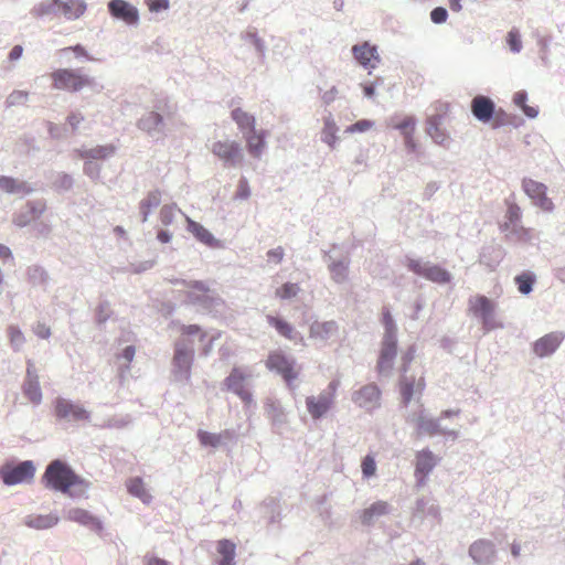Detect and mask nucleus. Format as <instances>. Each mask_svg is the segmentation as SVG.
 Wrapping results in <instances>:
<instances>
[{
    "label": "nucleus",
    "mask_w": 565,
    "mask_h": 565,
    "mask_svg": "<svg viewBox=\"0 0 565 565\" xmlns=\"http://www.w3.org/2000/svg\"><path fill=\"white\" fill-rule=\"evenodd\" d=\"M447 18V10L443 7H437L430 12V19L436 24L446 22Z\"/></svg>",
    "instance_id": "e2e57ef3"
},
{
    "label": "nucleus",
    "mask_w": 565,
    "mask_h": 565,
    "mask_svg": "<svg viewBox=\"0 0 565 565\" xmlns=\"http://www.w3.org/2000/svg\"><path fill=\"white\" fill-rule=\"evenodd\" d=\"M265 413L274 426L280 427L286 423V415L279 403L268 399L265 404Z\"/></svg>",
    "instance_id": "7c9ffc66"
},
{
    "label": "nucleus",
    "mask_w": 565,
    "mask_h": 565,
    "mask_svg": "<svg viewBox=\"0 0 565 565\" xmlns=\"http://www.w3.org/2000/svg\"><path fill=\"white\" fill-rule=\"evenodd\" d=\"M337 331L334 320H313L310 324V337L316 340L324 341L332 337Z\"/></svg>",
    "instance_id": "a878e982"
},
{
    "label": "nucleus",
    "mask_w": 565,
    "mask_h": 565,
    "mask_svg": "<svg viewBox=\"0 0 565 565\" xmlns=\"http://www.w3.org/2000/svg\"><path fill=\"white\" fill-rule=\"evenodd\" d=\"M522 189L526 195L532 200L533 204L544 212H552L554 210L553 201L546 194V185L533 179L525 178L522 181Z\"/></svg>",
    "instance_id": "6e6552de"
},
{
    "label": "nucleus",
    "mask_w": 565,
    "mask_h": 565,
    "mask_svg": "<svg viewBox=\"0 0 565 565\" xmlns=\"http://www.w3.org/2000/svg\"><path fill=\"white\" fill-rule=\"evenodd\" d=\"M28 99V93L23 90H14L8 97L9 105H19L25 103Z\"/></svg>",
    "instance_id": "0e129e2a"
},
{
    "label": "nucleus",
    "mask_w": 565,
    "mask_h": 565,
    "mask_svg": "<svg viewBox=\"0 0 565 565\" xmlns=\"http://www.w3.org/2000/svg\"><path fill=\"white\" fill-rule=\"evenodd\" d=\"M494 302L482 295H476L469 299V311L479 318H488L493 313Z\"/></svg>",
    "instance_id": "b1692460"
},
{
    "label": "nucleus",
    "mask_w": 565,
    "mask_h": 565,
    "mask_svg": "<svg viewBox=\"0 0 565 565\" xmlns=\"http://www.w3.org/2000/svg\"><path fill=\"white\" fill-rule=\"evenodd\" d=\"M235 544L227 539L218 541L217 553L221 555L218 565H235Z\"/></svg>",
    "instance_id": "c756f323"
},
{
    "label": "nucleus",
    "mask_w": 565,
    "mask_h": 565,
    "mask_svg": "<svg viewBox=\"0 0 565 565\" xmlns=\"http://www.w3.org/2000/svg\"><path fill=\"white\" fill-rule=\"evenodd\" d=\"M108 10L114 18L127 24H136L139 20L137 8L125 0H111Z\"/></svg>",
    "instance_id": "2eb2a0df"
},
{
    "label": "nucleus",
    "mask_w": 565,
    "mask_h": 565,
    "mask_svg": "<svg viewBox=\"0 0 565 565\" xmlns=\"http://www.w3.org/2000/svg\"><path fill=\"white\" fill-rule=\"evenodd\" d=\"M332 278L337 282L343 281L348 276V266L341 262L332 264L330 267Z\"/></svg>",
    "instance_id": "5fc2aeb1"
},
{
    "label": "nucleus",
    "mask_w": 565,
    "mask_h": 565,
    "mask_svg": "<svg viewBox=\"0 0 565 565\" xmlns=\"http://www.w3.org/2000/svg\"><path fill=\"white\" fill-rule=\"evenodd\" d=\"M477 323L478 333L476 337H481L482 334L497 328H503V324L500 322V320H477Z\"/></svg>",
    "instance_id": "3c124183"
},
{
    "label": "nucleus",
    "mask_w": 565,
    "mask_h": 565,
    "mask_svg": "<svg viewBox=\"0 0 565 565\" xmlns=\"http://www.w3.org/2000/svg\"><path fill=\"white\" fill-rule=\"evenodd\" d=\"M374 126V122L369 119H361L355 124L349 126L345 129V132L354 134V132H364L370 130Z\"/></svg>",
    "instance_id": "6e6d98bb"
},
{
    "label": "nucleus",
    "mask_w": 565,
    "mask_h": 565,
    "mask_svg": "<svg viewBox=\"0 0 565 565\" xmlns=\"http://www.w3.org/2000/svg\"><path fill=\"white\" fill-rule=\"evenodd\" d=\"M223 435L213 434L210 431H205L200 429L198 431V438L203 446H210L216 448L221 445V439Z\"/></svg>",
    "instance_id": "a18cd8bd"
},
{
    "label": "nucleus",
    "mask_w": 565,
    "mask_h": 565,
    "mask_svg": "<svg viewBox=\"0 0 565 565\" xmlns=\"http://www.w3.org/2000/svg\"><path fill=\"white\" fill-rule=\"evenodd\" d=\"M424 277L436 284H447L451 280V275L445 268L430 264H428Z\"/></svg>",
    "instance_id": "e433bc0d"
},
{
    "label": "nucleus",
    "mask_w": 565,
    "mask_h": 565,
    "mask_svg": "<svg viewBox=\"0 0 565 565\" xmlns=\"http://www.w3.org/2000/svg\"><path fill=\"white\" fill-rule=\"evenodd\" d=\"M381 391L374 383L366 384L353 392L352 401L361 408L372 411L380 406Z\"/></svg>",
    "instance_id": "f8f14e48"
},
{
    "label": "nucleus",
    "mask_w": 565,
    "mask_h": 565,
    "mask_svg": "<svg viewBox=\"0 0 565 565\" xmlns=\"http://www.w3.org/2000/svg\"><path fill=\"white\" fill-rule=\"evenodd\" d=\"M57 11H60V0H47L46 2L40 3L34 9V13L38 17L55 13Z\"/></svg>",
    "instance_id": "de8ad7c7"
},
{
    "label": "nucleus",
    "mask_w": 565,
    "mask_h": 565,
    "mask_svg": "<svg viewBox=\"0 0 565 565\" xmlns=\"http://www.w3.org/2000/svg\"><path fill=\"white\" fill-rule=\"evenodd\" d=\"M414 394V382L408 381L407 379H403L401 381V395H402V402L404 405H407Z\"/></svg>",
    "instance_id": "864d4df0"
},
{
    "label": "nucleus",
    "mask_w": 565,
    "mask_h": 565,
    "mask_svg": "<svg viewBox=\"0 0 565 565\" xmlns=\"http://www.w3.org/2000/svg\"><path fill=\"white\" fill-rule=\"evenodd\" d=\"M526 100L527 94L524 90H519L513 96V103L520 107L527 117L535 118L539 110L536 107L526 105Z\"/></svg>",
    "instance_id": "37998d69"
},
{
    "label": "nucleus",
    "mask_w": 565,
    "mask_h": 565,
    "mask_svg": "<svg viewBox=\"0 0 565 565\" xmlns=\"http://www.w3.org/2000/svg\"><path fill=\"white\" fill-rule=\"evenodd\" d=\"M9 332H10L11 345L13 347V349L15 351L20 350V348L22 347V344L24 342V337H23L22 332L14 327H10Z\"/></svg>",
    "instance_id": "4d7b16f0"
},
{
    "label": "nucleus",
    "mask_w": 565,
    "mask_h": 565,
    "mask_svg": "<svg viewBox=\"0 0 565 565\" xmlns=\"http://www.w3.org/2000/svg\"><path fill=\"white\" fill-rule=\"evenodd\" d=\"M250 195L249 184L246 179H241L237 184L235 196L241 200H246Z\"/></svg>",
    "instance_id": "bf43d9fd"
},
{
    "label": "nucleus",
    "mask_w": 565,
    "mask_h": 565,
    "mask_svg": "<svg viewBox=\"0 0 565 565\" xmlns=\"http://www.w3.org/2000/svg\"><path fill=\"white\" fill-rule=\"evenodd\" d=\"M266 366L268 370L279 374L289 388H292V382L298 377V371L295 369L296 360L281 351L270 352Z\"/></svg>",
    "instance_id": "423d86ee"
},
{
    "label": "nucleus",
    "mask_w": 565,
    "mask_h": 565,
    "mask_svg": "<svg viewBox=\"0 0 565 565\" xmlns=\"http://www.w3.org/2000/svg\"><path fill=\"white\" fill-rule=\"evenodd\" d=\"M476 565H493L497 559V548L493 542L484 539L475 541L468 551Z\"/></svg>",
    "instance_id": "1a4fd4ad"
},
{
    "label": "nucleus",
    "mask_w": 565,
    "mask_h": 565,
    "mask_svg": "<svg viewBox=\"0 0 565 565\" xmlns=\"http://www.w3.org/2000/svg\"><path fill=\"white\" fill-rule=\"evenodd\" d=\"M28 275L31 279H39L40 281H45L47 278L46 271L40 266H33L28 269Z\"/></svg>",
    "instance_id": "338daca9"
},
{
    "label": "nucleus",
    "mask_w": 565,
    "mask_h": 565,
    "mask_svg": "<svg viewBox=\"0 0 565 565\" xmlns=\"http://www.w3.org/2000/svg\"><path fill=\"white\" fill-rule=\"evenodd\" d=\"M162 121L163 119L160 114L156 111H149L139 119L138 127L141 130L151 134L159 129V127L162 125Z\"/></svg>",
    "instance_id": "473e14b6"
},
{
    "label": "nucleus",
    "mask_w": 565,
    "mask_h": 565,
    "mask_svg": "<svg viewBox=\"0 0 565 565\" xmlns=\"http://www.w3.org/2000/svg\"><path fill=\"white\" fill-rule=\"evenodd\" d=\"M131 423V417L129 415L124 416H113L108 418L100 427L102 428H124Z\"/></svg>",
    "instance_id": "09e8293b"
},
{
    "label": "nucleus",
    "mask_w": 565,
    "mask_h": 565,
    "mask_svg": "<svg viewBox=\"0 0 565 565\" xmlns=\"http://www.w3.org/2000/svg\"><path fill=\"white\" fill-rule=\"evenodd\" d=\"M128 492L140 499L143 503H149L151 501V495L145 489V484L141 478L135 477L128 480L127 482Z\"/></svg>",
    "instance_id": "f704fd0d"
},
{
    "label": "nucleus",
    "mask_w": 565,
    "mask_h": 565,
    "mask_svg": "<svg viewBox=\"0 0 565 565\" xmlns=\"http://www.w3.org/2000/svg\"><path fill=\"white\" fill-rule=\"evenodd\" d=\"M54 414L58 420H85L90 419V413L79 404L64 397L54 401Z\"/></svg>",
    "instance_id": "0eeeda50"
},
{
    "label": "nucleus",
    "mask_w": 565,
    "mask_h": 565,
    "mask_svg": "<svg viewBox=\"0 0 565 565\" xmlns=\"http://www.w3.org/2000/svg\"><path fill=\"white\" fill-rule=\"evenodd\" d=\"M522 217L521 209L515 203H509L507 213H505V222L501 225L502 231H508L511 226L516 225L520 223Z\"/></svg>",
    "instance_id": "58836bf2"
},
{
    "label": "nucleus",
    "mask_w": 565,
    "mask_h": 565,
    "mask_svg": "<svg viewBox=\"0 0 565 565\" xmlns=\"http://www.w3.org/2000/svg\"><path fill=\"white\" fill-rule=\"evenodd\" d=\"M136 353V348L134 344H129L121 350L120 353L117 354L118 359H124L126 361L125 369H129V363L134 360Z\"/></svg>",
    "instance_id": "13d9d810"
},
{
    "label": "nucleus",
    "mask_w": 565,
    "mask_h": 565,
    "mask_svg": "<svg viewBox=\"0 0 565 565\" xmlns=\"http://www.w3.org/2000/svg\"><path fill=\"white\" fill-rule=\"evenodd\" d=\"M391 513V505L385 501H376L361 512V522L365 526H372L375 521Z\"/></svg>",
    "instance_id": "5701e85b"
},
{
    "label": "nucleus",
    "mask_w": 565,
    "mask_h": 565,
    "mask_svg": "<svg viewBox=\"0 0 565 565\" xmlns=\"http://www.w3.org/2000/svg\"><path fill=\"white\" fill-rule=\"evenodd\" d=\"M44 211L45 204L42 202L28 203L24 210L14 215L13 223L19 227H23L38 220Z\"/></svg>",
    "instance_id": "412c9836"
},
{
    "label": "nucleus",
    "mask_w": 565,
    "mask_h": 565,
    "mask_svg": "<svg viewBox=\"0 0 565 565\" xmlns=\"http://www.w3.org/2000/svg\"><path fill=\"white\" fill-rule=\"evenodd\" d=\"M42 481L46 488L72 498L82 497L88 487L87 482L61 459H55L47 465Z\"/></svg>",
    "instance_id": "f03ea898"
},
{
    "label": "nucleus",
    "mask_w": 565,
    "mask_h": 565,
    "mask_svg": "<svg viewBox=\"0 0 565 565\" xmlns=\"http://www.w3.org/2000/svg\"><path fill=\"white\" fill-rule=\"evenodd\" d=\"M231 116L243 135L244 132H249L256 129L255 117L248 114L247 111L243 110L242 108L233 109Z\"/></svg>",
    "instance_id": "cd10ccee"
},
{
    "label": "nucleus",
    "mask_w": 565,
    "mask_h": 565,
    "mask_svg": "<svg viewBox=\"0 0 565 565\" xmlns=\"http://www.w3.org/2000/svg\"><path fill=\"white\" fill-rule=\"evenodd\" d=\"M207 333L196 324L183 327L182 337L174 343L172 376L178 383L190 384L195 353V340L204 342Z\"/></svg>",
    "instance_id": "f257e3e1"
},
{
    "label": "nucleus",
    "mask_w": 565,
    "mask_h": 565,
    "mask_svg": "<svg viewBox=\"0 0 565 565\" xmlns=\"http://www.w3.org/2000/svg\"><path fill=\"white\" fill-rule=\"evenodd\" d=\"M458 414L459 409H446L441 413L439 418H431L422 413L417 417V430L419 434H425L430 437L441 435L444 427L441 426L440 420L443 418L457 416Z\"/></svg>",
    "instance_id": "4468645a"
},
{
    "label": "nucleus",
    "mask_w": 565,
    "mask_h": 565,
    "mask_svg": "<svg viewBox=\"0 0 565 565\" xmlns=\"http://www.w3.org/2000/svg\"><path fill=\"white\" fill-rule=\"evenodd\" d=\"M146 3L151 12H159L169 8V0H146Z\"/></svg>",
    "instance_id": "69168bd1"
},
{
    "label": "nucleus",
    "mask_w": 565,
    "mask_h": 565,
    "mask_svg": "<svg viewBox=\"0 0 565 565\" xmlns=\"http://www.w3.org/2000/svg\"><path fill=\"white\" fill-rule=\"evenodd\" d=\"M60 518L55 513L49 514H30L24 518V524L34 530H49L55 526Z\"/></svg>",
    "instance_id": "393cba45"
},
{
    "label": "nucleus",
    "mask_w": 565,
    "mask_h": 565,
    "mask_svg": "<svg viewBox=\"0 0 565 565\" xmlns=\"http://www.w3.org/2000/svg\"><path fill=\"white\" fill-rule=\"evenodd\" d=\"M178 207L175 204H167V205H163L160 210V213H159V218H160V222L163 224V225H170L172 224L173 220H174V216H175V213L178 212Z\"/></svg>",
    "instance_id": "8fccbe9b"
},
{
    "label": "nucleus",
    "mask_w": 565,
    "mask_h": 565,
    "mask_svg": "<svg viewBox=\"0 0 565 565\" xmlns=\"http://www.w3.org/2000/svg\"><path fill=\"white\" fill-rule=\"evenodd\" d=\"M60 11L68 19H78L86 11V4L83 0H60Z\"/></svg>",
    "instance_id": "bb28decb"
},
{
    "label": "nucleus",
    "mask_w": 565,
    "mask_h": 565,
    "mask_svg": "<svg viewBox=\"0 0 565 565\" xmlns=\"http://www.w3.org/2000/svg\"><path fill=\"white\" fill-rule=\"evenodd\" d=\"M50 77L52 79L53 88L60 90L75 93L92 85V79L89 77L71 68H58L52 72Z\"/></svg>",
    "instance_id": "20e7f679"
},
{
    "label": "nucleus",
    "mask_w": 565,
    "mask_h": 565,
    "mask_svg": "<svg viewBox=\"0 0 565 565\" xmlns=\"http://www.w3.org/2000/svg\"><path fill=\"white\" fill-rule=\"evenodd\" d=\"M246 376L238 367H234L228 376L224 380L227 391L237 395L247 406L254 404L253 395L245 388Z\"/></svg>",
    "instance_id": "9b49d317"
},
{
    "label": "nucleus",
    "mask_w": 565,
    "mask_h": 565,
    "mask_svg": "<svg viewBox=\"0 0 565 565\" xmlns=\"http://www.w3.org/2000/svg\"><path fill=\"white\" fill-rule=\"evenodd\" d=\"M66 518L70 521L76 522L83 526L88 527L89 530L98 533L103 530V523L102 521L93 515L89 511L81 509V508H73L67 511Z\"/></svg>",
    "instance_id": "aec40b11"
},
{
    "label": "nucleus",
    "mask_w": 565,
    "mask_h": 565,
    "mask_svg": "<svg viewBox=\"0 0 565 565\" xmlns=\"http://www.w3.org/2000/svg\"><path fill=\"white\" fill-rule=\"evenodd\" d=\"M0 190L7 193H24L28 194L32 189L25 182H19L11 177H0Z\"/></svg>",
    "instance_id": "2f4dec72"
},
{
    "label": "nucleus",
    "mask_w": 565,
    "mask_h": 565,
    "mask_svg": "<svg viewBox=\"0 0 565 565\" xmlns=\"http://www.w3.org/2000/svg\"><path fill=\"white\" fill-rule=\"evenodd\" d=\"M437 465V458L431 450L425 448L416 454L415 478L419 487L426 483V479Z\"/></svg>",
    "instance_id": "ddd939ff"
},
{
    "label": "nucleus",
    "mask_w": 565,
    "mask_h": 565,
    "mask_svg": "<svg viewBox=\"0 0 565 565\" xmlns=\"http://www.w3.org/2000/svg\"><path fill=\"white\" fill-rule=\"evenodd\" d=\"M507 43L510 50L514 53H519L522 49V41L520 32L516 29L509 31L507 36Z\"/></svg>",
    "instance_id": "603ef678"
},
{
    "label": "nucleus",
    "mask_w": 565,
    "mask_h": 565,
    "mask_svg": "<svg viewBox=\"0 0 565 565\" xmlns=\"http://www.w3.org/2000/svg\"><path fill=\"white\" fill-rule=\"evenodd\" d=\"M495 111V105L491 98L477 95L471 100V113L481 122H489Z\"/></svg>",
    "instance_id": "6ab92c4d"
},
{
    "label": "nucleus",
    "mask_w": 565,
    "mask_h": 565,
    "mask_svg": "<svg viewBox=\"0 0 565 565\" xmlns=\"http://www.w3.org/2000/svg\"><path fill=\"white\" fill-rule=\"evenodd\" d=\"M35 466L32 460L19 463L7 462L0 468V478L6 486L29 482L34 478Z\"/></svg>",
    "instance_id": "39448f33"
},
{
    "label": "nucleus",
    "mask_w": 565,
    "mask_h": 565,
    "mask_svg": "<svg viewBox=\"0 0 565 565\" xmlns=\"http://www.w3.org/2000/svg\"><path fill=\"white\" fill-rule=\"evenodd\" d=\"M85 120V117L83 114L78 111L71 113L67 118L66 122L72 128L73 131L77 130L79 125Z\"/></svg>",
    "instance_id": "680f3d73"
},
{
    "label": "nucleus",
    "mask_w": 565,
    "mask_h": 565,
    "mask_svg": "<svg viewBox=\"0 0 565 565\" xmlns=\"http://www.w3.org/2000/svg\"><path fill=\"white\" fill-rule=\"evenodd\" d=\"M384 337L376 365L380 375L387 376L397 354V327L395 320H384Z\"/></svg>",
    "instance_id": "7ed1b4c3"
},
{
    "label": "nucleus",
    "mask_w": 565,
    "mask_h": 565,
    "mask_svg": "<svg viewBox=\"0 0 565 565\" xmlns=\"http://www.w3.org/2000/svg\"><path fill=\"white\" fill-rule=\"evenodd\" d=\"M211 151L224 163L235 166L243 160L242 149L236 141L218 140L212 145Z\"/></svg>",
    "instance_id": "9d476101"
},
{
    "label": "nucleus",
    "mask_w": 565,
    "mask_h": 565,
    "mask_svg": "<svg viewBox=\"0 0 565 565\" xmlns=\"http://www.w3.org/2000/svg\"><path fill=\"white\" fill-rule=\"evenodd\" d=\"M186 223H188V231L192 233L198 241L201 243L213 246L214 245V237L213 235L200 223L191 220L186 216Z\"/></svg>",
    "instance_id": "c85d7f7f"
},
{
    "label": "nucleus",
    "mask_w": 565,
    "mask_h": 565,
    "mask_svg": "<svg viewBox=\"0 0 565 565\" xmlns=\"http://www.w3.org/2000/svg\"><path fill=\"white\" fill-rule=\"evenodd\" d=\"M393 127L402 131L405 136L406 145L414 148L412 136L415 130V121L413 117H405L402 121L394 124Z\"/></svg>",
    "instance_id": "c03bdc74"
},
{
    "label": "nucleus",
    "mask_w": 565,
    "mask_h": 565,
    "mask_svg": "<svg viewBox=\"0 0 565 565\" xmlns=\"http://www.w3.org/2000/svg\"><path fill=\"white\" fill-rule=\"evenodd\" d=\"M333 404L332 393H320L318 396H308L306 405L312 418L324 416Z\"/></svg>",
    "instance_id": "a211bd4d"
},
{
    "label": "nucleus",
    "mask_w": 565,
    "mask_h": 565,
    "mask_svg": "<svg viewBox=\"0 0 565 565\" xmlns=\"http://www.w3.org/2000/svg\"><path fill=\"white\" fill-rule=\"evenodd\" d=\"M161 202V193L159 191H152L141 201L140 210L143 214V221L147 220L153 207H157Z\"/></svg>",
    "instance_id": "a19ab883"
},
{
    "label": "nucleus",
    "mask_w": 565,
    "mask_h": 565,
    "mask_svg": "<svg viewBox=\"0 0 565 565\" xmlns=\"http://www.w3.org/2000/svg\"><path fill=\"white\" fill-rule=\"evenodd\" d=\"M115 150L116 148L113 145L97 146L92 149L83 151L81 157L102 160L113 156L115 153Z\"/></svg>",
    "instance_id": "4c0bfd02"
},
{
    "label": "nucleus",
    "mask_w": 565,
    "mask_h": 565,
    "mask_svg": "<svg viewBox=\"0 0 565 565\" xmlns=\"http://www.w3.org/2000/svg\"><path fill=\"white\" fill-rule=\"evenodd\" d=\"M266 131L254 129L244 132V139L248 153L254 158H260L266 148Z\"/></svg>",
    "instance_id": "4be33fe9"
},
{
    "label": "nucleus",
    "mask_w": 565,
    "mask_h": 565,
    "mask_svg": "<svg viewBox=\"0 0 565 565\" xmlns=\"http://www.w3.org/2000/svg\"><path fill=\"white\" fill-rule=\"evenodd\" d=\"M268 322L278 331L279 334L284 335L289 340L296 341L299 333L292 328L287 320H268Z\"/></svg>",
    "instance_id": "79ce46f5"
},
{
    "label": "nucleus",
    "mask_w": 565,
    "mask_h": 565,
    "mask_svg": "<svg viewBox=\"0 0 565 565\" xmlns=\"http://www.w3.org/2000/svg\"><path fill=\"white\" fill-rule=\"evenodd\" d=\"M535 282V274L529 270L523 271L514 277V284L516 285L519 292L522 295H529L532 291Z\"/></svg>",
    "instance_id": "c9c22d12"
},
{
    "label": "nucleus",
    "mask_w": 565,
    "mask_h": 565,
    "mask_svg": "<svg viewBox=\"0 0 565 565\" xmlns=\"http://www.w3.org/2000/svg\"><path fill=\"white\" fill-rule=\"evenodd\" d=\"M376 465L373 458L365 457L362 461V473L365 478H370L375 473Z\"/></svg>",
    "instance_id": "052dcab7"
},
{
    "label": "nucleus",
    "mask_w": 565,
    "mask_h": 565,
    "mask_svg": "<svg viewBox=\"0 0 565 565\" xmlns=\"http://www.w3.org/2000/svg\"><path fill=\"white\" fill-rule=\"evenodd\" d=\"M354 58L364 67L375 68L380 62L377 47L369 42L352 47Z\"/></svg>",
    "instance_id": "dca6fc26"
},
{
    "label": "nucleus",
    "mask_w": 565,
    "mask_h": 565,
    "mask_svg": "<svg viewBox=\"0 0 565 565\" xmlns=\"http://www.w3.org/2000/svg\"><path fill=\"white\" fill-rule=\"evenodd\" d=\"M564 339L562 332H551L540 338L534 342V353L540 358H545L553 354L561 345Z\"/></svg>",
    "instance_id": "f3484780"
},
{
    "label": "nucleus",
    "mask_w": 565,
    "mask_h": 565,
    "mask_svg": "<svg viewBox=\"0 0 565 565\" xmlns=\"http://www.w3.org/2000/svg\"><path fill=\"white\" fill-rule=\"evenodd\" d=\"M408 268L409 270H412L414 274L416 275H419V276H425V273H426V269H427V266L428 264H422L419 260H416V259H411L408 262Z\"/></svg>",
    "instance_id": "774afa93"
},
{
    "label": "nucleus",
    "mask_w": 565,
    "mask_h": 565,
    "mask_svg": "<svg viewBox=\"0 0 565 565\" xmlns=\"http://www.w3.org/2000/svg\"><path fill=\"white\" fill-rule=\"evenodd\" d=\"M300 288L297 284L286 282L281 287L276 289V296L279 299H291L298 295Z\"/></svg>",
    "instance_id": "49530a36"
},
{
    "label": "nucleus",
    "mask_w": 565,
    "mask_h": 565,
    "mask_svg": "<svg viewBox=\"0 0 565 565\" xmlns=\"http://www.w3.org/2000/svg\"><path fill=\"white\" fill-rule=\"evenodd\" d=\"M24 396L34 405L42 402V391L39 380H24L22 385Z\"/></svg>",
    "instance_id": "72a5a7b5"
},
{
    "label": "nucleus",
    "mask_w": 565,
    "mask_h": 565,
    "mask_svg": "<svg viewBox=\"0 0 565 565\" xmlns=\"http://www.w3.org/2000/svg\"><path fill=\"white\" fill-rule=\"evenodd\" d=\"M337 132L338 127L333 118L331 116L324 118V126L322 129L323 141L327 142L330 147H334L338 139Z\"/></svg>",
    "instance_id": "ea45409f"
}]
</instances>
